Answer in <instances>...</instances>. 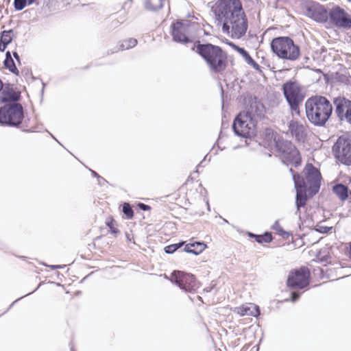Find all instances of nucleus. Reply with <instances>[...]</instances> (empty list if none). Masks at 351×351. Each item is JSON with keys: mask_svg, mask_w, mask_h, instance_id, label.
I'll return each mask as SVG.
<instances>
[{"mask_svg": "<svg viewBox=\"0 0 351 351\" xmlns=\"http://www.w3.org/2000/svg\"><path fill=\"white\" fill-rule=\"evenodd\" d=\"M310 272L306 267L291 271L288 276L287 285L293 289H303L309 284Z\"/></svg>", "mask_w": 351, "mask_h": 351, "instance_id": "2eb2a0df", "label": "nucleus"}, {"mask_svg": "<svg viewBox=\"0 0 351 351\" xmlns=\"http://www.w3.org/2000/svg\"><path fill=\"white\" fill-rule=\"evenodd\" d=\"M16 302V300H14V301L13 302V303H12V305H14V304H15Z\"/></svg>", "mask_w": 351, "mask_h": 351, "instance_id": "864d4df0", "label": "nucleus"}, {"mask_svg": "<svg viewBox=\"0 0 351 351\" xmlns=\"http://www.w3.org/2000/svg\"><path fill=\"white\" fill-rule=\"evenodd\" d=\"M14 36L15 34L12 29L4 30L1 33L0 40L3 45H9Z\"/></svg>", "mask_w": 351, "mask_h": 351, "instance_id": "bb28decb", "label": "nucleus"}, {"mask_svg": "<svg viewBox=\"0 0 351 351\" xmlns=\"http://www.w3.org/2000/svg\"><path fill=\"white\" fill-rule=\"evenodd\" d=\"M335 113L341 122L351 124V101L345 97H337L334 99Z\"/></svg>", "mask_w": 351, "mask_h": 351, "instance_id": "a211bd4d", "label": "nucleus"}, {"mask_svg": "<svg viewBox=\"0 0 351 351\" xmlns=\"http://www.w3.org/2000/svg\"><path fill=\"white\" fill-rule=\"evenodd\" d=\"M98 182H99V184H100V185H103V184H104V183L105 182H106V180H105V181H104V180H101V179H98Z\"/></svg>", "mask_w": 351, "mask_h": 351, "instance_id": "c03bdc74", "label": "nucleus"}, {"mask_svg": "<svg viewBox=\"0 0 351 351\" xmlns=\"http://www.w3.org/2000/svg\"><path fill=\"white\" fill-rule=\"evenodd\" d=\"M16 302V300H14V301L13 302V303H12V305H14V304H15Z\"/></svg>", "mask_w": 351, "mask_h": 351, "instance_id": "3c124183", "label": "nucleus"}, {"mask_svg": "<svg viewBox=\"0 0 351 351\" xmlns=\"http://www.w3.org/2000/svg\"><path fill=\"white\" fill-rule=\"evenodd\" d=\"M274 143L278 152L280 154L283 161L286 160L295 165L298 166L301 162V158L298 150L290 141L274 137Z\"/></svg>", "mask_w": 351, "mask_h": 351, "instance_id": "9b49d317", "label": "nucleus"}, {"mask_svg": "<svg viewBox=\"0 0 351 351\" xmlns=\"http://www.w3.org/2000/svg\"><path fill=\"white\" fill-rule=\"evenodd\" d=\"M4 66L6 69H8L12 73L19 75V71L17 69L14 60L12 58L11 53L10 51H7L5 53V59L4 60Z\"/></svg>", "mask_w": 351, "mask_h": 351, "instance_id": "a878e982", "label": "nucleus"}, {"mask_svg": "<svg viewBox=\"0 0 351 351\" xmlns=\"http://www.w3.org/2000/svg\"><path fill=\"white\" fill-rule=\"evenodd\" d=\"M137 40L133 38L124 40L119 45L118 50L129 49L137 45Z\"/></svg>", "mask_w": 351, "mask_h": 351, "instance_id": "c85d7f7f", "label": "nucleus"}, {"mask_svg": "<svg viewBox=\"0 0 351 351\" xmlns=\"http://www.w3.org/2000/svg\"><path fill=\"white\" fill-rule=\"evenodd\" d=\"M332 229V227L319 226L317 230L322 233H327Z\"/></svg>", "mask_w": 351, "mask_h": 351, "instance_id": "f704fd0d", "label": "nucleus"}, {"mask_svg": "<svg viewBox=\"0 0 351 351\" xmlns=\"http://www.w3.org/2000/svg\"><path fill=\"white\" fill-rule=\"evenodd\" d=\"M199 24L187 20L178 21L172 25L171 34L175 42L182 44L191 43L195 38Z\"/></svg>", "mask_w": 351, "mask_h": 351, "instance_id": "39448f33", "label": "nucleus"}, {"mask_svg": "<svg viewBox=\"0 0 351 351\" xmlns=\"http://www.w3.org/2000/svg\"><path fill=\"white\" fill-rule=\"evenodd\" d=\"M332 153L338 162L351 166V134H344L337 138Z\"/></svg>", "mask_w": 351, "mask_h": 351, "instance_id": "0eeeda50", "label": "nucleus"}, {"mask_svg": "<svg viewBox=\"0 0 351 351\" xmlns=\"http://www.w3.org/2000/svg\"><path fill=\"white\" fill-rule=\"evenodd\" d=\"M289 171L292 174L296 190L295 204L297 206V213H300V207L304 206L307 201L306 186H305L304 180L301 176L294 173L292 169H290Z\"/></svg>", "mask_w": 351, "mask_h": 351, "instance_id": "f3484780", "label": "nucleus"}, {"mask_svg": "<svg viewBox=\"0 0 351 351\" xmlns=\"http://www.w3.org/2000/svg\"><path fill=\"white\" fill-rule=\"evenodd\" d=\"M274 143L278 152L280 154L283 161L286 160L295 165L298 166L301 162V158L298 150L290 141L274 137Z\"/></svg>", "mask_w": 351, "mask_h": 351, "instance_id": "1a4fd4ad", "label": "nucleus"}, {"mask_svg": "<svg viewBox=\"0 0 351 351\" xmlns=\"http://www.w3.org/2000/svg\"><path fill=\"white\" fill-rule=\"evenodd\" d=\"M132 3V0H127L123 5V8L130 7Z\"/></svg>", "mask_w": 351, "mask_h": 351, "instance_id": "58836bf2", "label": "nucleus"}, {"mask_svg": "<svg viewBox=\"0 0 351 351\" xmlns=\"http://www.w3.org/2000/svg\"><path fill=\"white\" fill-rule=\"evenodd\" d=\"M332 191L341 201L347 199L349 194H351L348 187L342 184H337L335 185Z\"/></svg>", "mask_w": 351, "mask_h": 351, "instance_id": "b1692460", "label": "nucleus"}, {"mask_svg": "<svg viewBox=\"0 0 351 351\" xmlns=\"http://www.w3.org/2000/svg\"><path fill=\"white\" fill-rule=\"evenodd\" d=\"M228 45L243 58L247 64L250 65L256 71H261V66L252 58L246 50L236 45L233 43H228Z\"/></svg>", "mask_w": 351, "mask_h": 351, "instance_id": "4be33fe9", "label": "nucleus"}, {"mask_svg": "<svg viewBox=\"0 0 351 351\" xmlns=\"http://www.w3.org/2000/svg\"><path fill=\"white\" fill-rule=\"evenodd\" d=\"M349 256L351 258V243H350V246Z\"/></svg>", "mask_w": 351, "mask_h": 351, "instance_id": "09e8293b", "label": "nucleus"}, {"mask_svg": "<svg viewBox=\"0 0 351 351\" xmlns=\"http://www.w3.org/2000/svg\"><path fill=\"white\" fill-rule=\"evenodd\" d=\"M206 247V245L202 242H195L189 243L185 245L184 251L188 253L197 255L200 254Z\"/></svg>", "mask_w": 351, "mask_h": 351, "instance_id": "393cba45", "label": "nucleus"}, {"mask_svg": "<svg viewBox=\"0 0 351 351\" xmlns=\"http://www.w3.org/2000/svg\"><path fill=\"white\" fill-rule=\"evenodd\" d=\"M348 1L351 2V0H348Z\"/></svg>", "mask_w": 351, "mask_h": 351, "instance_id": "6e6d98bb", "label": "nucleus"}, {"mask_svg": "<svg viewBox=\"0 0 351 351\" xmlns=\"http://www.w3.org/2000/svg\"><path fill=\"white\" fill-rule=\"evenodd\" d=\"M282 90L292 111L299 114V105L304 97L299 84L295 82H288L283 84Z\"/></svg>", "mask_w": 351, "mask_h": 351, "instance_id": "f8f14e48", "label": "nucleus"}, {"mask_svg": "<svg viewBox=\"0 0 351 351\" xmlns=\"http://www.w3.org/2000/svg\"><path fill=\"white\" fill-rule=\"evenodd\" d=\"M8 45H3V43H1V41L0 40V51H4Z\"/></svg>", "mask_w": 351, "mask_h": 351, "instance_id": "ea45409f", "label": "nucleus"}, {"mask_svg": "<svg viewBox=\"0 0 351 351\" xmlns=\"http://www.w3.org/2000/svg\"><path fill=\"white\" fill-rule=\"evenodd\" d=\"M272 229L276 231L284 239H287L290 235V234L288 232H286L282 229V228L281 227L278 221H276L272 226Z\"/></svg>", "mask_w": 351, "mask_h": 351, "instance_id": "c756f323", "label": "nucleus"}, {"mask_svg": "<svg viewBox=\"0 0 351 351\" xmlns=\"http://www.w3.org/2000/svg\"><path fill=\"white\" fill-rule=\"evenodd\" d=\"M306 16L317 22H326L328 18V12L324 6L314 1L306 4Z\"/></svg>", "mask_w": 351, "mask_h": 351, "instance_id": "6ab92c4d", "label": "nucleus"}, {"mask_svg": "<svg viewBox=\"0 0 351 351\" xmlns=\"http://www.w3.org/2000/svg\"><path fill=\"white\" fill-rule=\"evenodd\" d=\"M271 48L279 58L283 60L295 61L300 55L299 47L287 36L274 38L271 43Z\"/></svg>", "mask_w": 351, "mask_h": 351, "instance_id": "20e7f679", "label": "nucleus"}, {"mask_svg": "<svg viewBox=\"0 0 351 351\" xmlns=\"http://www.w3.org/2000/svg\"><path fill=\"white\" fill-rule=\"evenodd\" d=\"M234 312L241 316L249 315L257 317L260 314L259 308L253 303H247L234 308Z\"/></svg>", "mask_w": 351, "mask_h": 351, "instance_id": "412c9836", "label": "nucleus"}, {"mask_svg": "<svg viewBox=\"0 0 351 351\" xmlns=\"http://www.w3.org/2000/svg\"><path fill=\"white\" fill-rule=\"evenodd\" d=\"M256 124L249 114L240 112L235 118L232 128L234 133L239 136L251 138L256 135Z\"/></svg>", "mask_w": 351, "mask_h": 351, "instance_id": "6e6552de", "label": "nucleus"}, {"mask_svg": "<svg viewBox=\"0 0 351 351\" xmlns=\"http://www.w3.org/2000/svg\"><path fill=\"white\" fill-rule=\"evenodd\" d=\"M165 0H147L145 7L147 10H156L160 9L163 6Z\"/></svg>", "mask_w": 351, "mask_h": 351, "instance_id": "cd10ccee", "label": "nucleus"}, {"mask_svg": "<svg viewBox=\"0 0 351 351\" xmlns=\"http://www.w3.org/2000/svg\"><path fill=\"white\" fill-rule=\"evenodd\" d=\"M3 88V83L1 82V80H0V90L2 89Z\"/></svg>", "mask_w": 351, "mask_h": 351, "instance_id": "de8ad7c7", "label": "nucleus"}, {"mask_svg": "<svg viewBox=\"0 0 351 351\" xmlns=\"http://www.w3.org/2000/svg\"><path fill=\"white\" fill-rule=\"evenodd\" d=\"M60 267H61V266H60V265H51V268L52 269H58V268H60Z\"/></svg>", "mask_w": 351, "mask_h": 351, "instance_id": "37998d69", "label": "nucleus"}, {"mask_svg": "<svg viewBox=\"0 0 351 351\" xmlns=\"http://www.w3.org/2000/svg\"><path fill=\"white\" fill-rule=\"evenodd\" d=\"M182 243H179L166 246L165 247V251L167 254H172L174 252H176L178 248H180L182 245Z\"/></svg>", "mask_w": 351, "mask_h": 351, "instance_id": "473e14b6", "label": "nucleus"}, {"mask_svg": "<svg viewBox=\"0 0 351 351\" xmlns=\"http://www.w3.org/2000/svg\"><path fill=\"white\" fill-rule=\"evenodd\" d=\"M196 52L206 62L210 69L215 73H219L226 67L227 56L222 49L212 44H200L195 45Z\"/></svg>", "mask_w": 351, "mask_h": 351, "instance_id": "7ed1b4c3", "label": "nucleus"}, {"mask_svg": "<svg viewBox=\"0 0 351 351\" xmlns=\"http://www.w3.org/2000/svg\"><path fill=\"white\" fill-rule=\"evenodd\" d=\"M242 112L249 114L256 124L258 119H261L263 116L264 106L260 102L254 101L251 103L250 107L246 111H243Z\"/></svg>", "mask_w": 351, "mask_h": 351, "instance_id": "aec40b11", "label": "nucleus"}, {"mask_svg": "<svg viewBox=\"0 0 351 351\" xmlns=\"http://www.w3.org/2000/svg\"><path fill=\"white\" fill-rule=\"evenodd\" d=\"M23 110L19 104H6L0 108V124L19 126L23 119Z\"/></svg>", "mask_w": 351, "mask_h": 351, "instance_id": "423d86ee", "label": "nucleus"}, {"mask_svg": "<svg viewBox=\"0 0 351 351\" xmlns=\"http://www.w3.org/2000/svg\"><path fill=\"white\" fill-rule=\"evenodd\" d=\"M27 4V0H14V8L16 10H22Z\"/></svg>", "mask_w": 351, "mask_h": 351, "instance_id": "72a5a7b5", "label": "nucleus"}, {"mask_svg": "<svg viewBox=\"0 0 351 351\" xmlns=\"http://www.w3.org/2000/svg\"><path fill=\"white\" fill-rule=\"evenodd\" d=\"M91 173L92 174L95 176V177H97L98 179H101L104 181H105V179L103 178L102 177H101L100 176H99L95 171H93L91 170Z\"/></svg>", "mask_w": 351, "mask_h": 351, "instance_id": "a19ab883", "label": "nucleus"}, {"mask_svg": "<svg viewBox=\"0 0 351 351\" xmlns=\"http://www.w3.org/2000/svg\"><path fill=\"white\" fill-rule=\"evenodd\" d=\"M107 225L110 228V232L112 234H117L119 232V230L113 226L112 221L108 223Z\"/></svg>", "mask_w": 351, "mask_h": 351, "instance_id": "c9c22d12", "label": "nucleus"}, {"mask_svg": "<svg viewBox=\"0 0 351 351\" xmlns=\"http://www.w3.org/2000/svg\"><path fill=\"white\" fill-rule=\"evenodd\" d=\"M16 302V300H14V301L13 302V303H12V305H14V304H15Z\"/></svg>", "mask_w": 351, "mask_h": 351, "instance_id": "5fc2aeb1", "label": "nucleus"}, {"mask_svg": "<svg viewBox=\"0 0 351 351\" xmlns=\"http://www.w3.org/2000/svg\"><path fill=\"white\" fill-rule=\"evenodd\" d=\"M306 114L308 121L316 126H324L332 113V105L323 96L308 98L305 103Z\"/></svg>", "mask_w": 351, "mask_h": 351, "instance_id": "f03ea898", "label": "nucleus"}, {"mask_svg": "<svg viewBox=\"0 0 351 351\" xmlns=\"http://www.w3.org/2000/svg\"><path fill=\"white\" fill-rule=\"evenodd\" d=\"M36 0H27V3L29 5L32 4Z\"/></svg>", "mask_w": 351, "mask_h": 351, "instance_id": "49530a36", "label": "nucleus"}, {"mask_svg": "<svg viewBox=\"0 0 351 351\" xmlns=\"http://www.w3.org/2000/svg\"><path fill=\"white\" fill-rule=\"evenodd\" d=\"M330 21L339 28L350 29L351 27V16L339 6L331 9L328 12Z\"/></svg>", "mask_w": 351, "mask_h": 351, "instance_id": "dca6fc26", "label": "nucleus"}, {"mask_svg": "<svg viewBox=\"0 0 351 351\" xmlns=\"http://www.w3.org/2000/svg\"><path fill=\"white\" fill-rule=\"evenodd\" d=\"M16 302V300H14V301L13 302V303H12V305H14V304H15Z\"/></svg>", "mask_w": 351, "mask_h": 351, "instance_id": "603ef678", "label": "nucleus"}, {"mask_svg": "<svg viewBox=\"0 0 351 351\" xmlns=\"http://www.w3.org/2000/svg\"><path fill=\"white\" fill-rule=\"evenodd\" d=\"M274 143L278 152L280 154L283 161L286 160L295 165L298 166L301 162V158L298 150L290 141L274 137Z\"/></svg>", "mask_w": 351, "mask_h": 351, "instance_id": "9d476101", "label": "nucleus"}, {"mask_svg": "<svg viewBox=\"0 0 351 351\" xmlns=\"http://www.w3.org/2000/svg\"><path fill=\"white\" fill-rule=\"evenodd\" d=\"M123 212L128 219H132L134 216V212L128 203H124L123 205Z\"/></svg>", "mask_w": 351, "mask_h": 351, "instance_id": "2f4dec72", "label": "nucleus"}, {"mask_svg": "<svg viewBox=\"0 0 351 351\" xmlns=\"http://www.w3.org/2000/svg\"><path fill=\"white\" fill-rule=\"evenodd\" d=\"M212 288L211 287H207L206 289H204V290L206 292H210L211 291Z\"/></svg>", "mask_w": 351, "mask_h": 351, "instance_id": "a18cd8bd", "label": "nucleus"}, {"mask_svg": "<svg viewBox=\"0 0 351 351\" xmlns=\"http://www.w3.org/2000/svg\"><path fill=\"white\" fill-rule=\"evenodd\" d=\"M304 173L306 176L304 183L306 189L309 191L311 195H315L321 186L322 176L319 171L312 164H307L304 169Z\"/></svg>", "mask_w": 351, "mask_h": 351, "instance_id": "4468645a", "label": "nucleus"}, {"mask_svg": "<svg viewBox=\"0 0 351 351\" xmlns=\"http://www.w3.org/2000/svg\"><path fill=\"white\" fill-rule=\"evenodd\" d=\"M300 297V294L295 293V292H293L292 294H291V300L293 302H295Z\"/></svg>", "mask_w": 351, "mask_h": 351, "instance_id": "4c0bfd02", "label": "nucleus"}, {"mask_svg": "<svg viewBox=\"0 0 351 351\" xmlns=\"http://www.w3.org/2000/svg\"><path fill=\"white\" fill-rule=\"evenodd\" d=\"M13 56L14 58L16 60V61L20 63V57L19 54L16 51H14L13 52Z\"/></svg>", "mask_w": 351, "mask_h": 351, "instance_id": "79ce46f5", "label": "nucleus"}, {"mask_svg": "<svg viewBox=\"0 0 351 351\" xmlns=\"http://www.w3.org/2000/svg\"><path fill=\"white\" fill-rule=\"evenodd\" d=\"M138 207L143 210H149L150 209V207L148 205L143 203H140L138 204Z\"/></svg>", "mask_w": 351, "mask_h": 351, "instance_id": "e433bc0d", "label": "nucleus"}, {"mask_svg": "<svg viewBox=\"0 0 351 351\" xmlns=\"http://www.w3.org/2000/svg\"><path fill=\"white\" fill-rule=\"evenodd\" d=\"M170 280L186 292L194 291L199 287V282L193 274L180 271H174L171 274Z\"/></svg>", "mask_w": 351, "mask_h": 351, "instance_id": "ddd939ff", "label": "nucleus"}, {"mask_svg": "<svg viewBox=\"0 0 351 351\" xmlns=\"http://www.w3.org/2000/svg\"><path fill=\"white\" fill-rule=\"evenodd\" d=\"M249 235H250V237H254V235H255V234H252V233H250V234H249Z\"/></svg>", "mask_w": 351, "mask_h": 351, "instance_id": "8fccbe9b", "label": "nucleus"}, {"mask_svg": "<svg viewBox=\"0 0 351 351\" xmlns=\"http://www.w3.org/2000/svg\"><path fill=\"white\" fill-rule=\"evenodd\" d=\"M254 238L259 243H269L272 240L271 234L268 232H266L263 235H254Z\"/></svg>", "mask_w": 351, "mask_h": 351, "instance_id": "7c9ffc66", "label": "nucleus"}, {"mask_svg": "<svg viewBox=\"0 0 351 351\" xmlns=\"http://www.w3.org/2000/svg\"><path fill=\"white\" fill-rule=\"evenodd\" d=\"M289 130L292 136L298 141L302 140L305 136V127L298 121H292L289 123Z\"/></svg>", "mask_w": 351, "mask_h": 351, "instance_id": "5701e85b", "label": "nucleus"}, {"mask_svg": "<svg viewBox=\"0 0 351 351\" xmlns=\"http://www.w3.org/2000/svg\"><path fill=\"white\" fill-rule=\"evenodd\" d=\"M219 25L224 34L239 39L247 29V20L239 0H221L213 8Z\"/></svg>", "mask_w": 351, "mask_h": 351, "instance_id": "f257e3e1", "label": "nucleus"}]
</instances>
